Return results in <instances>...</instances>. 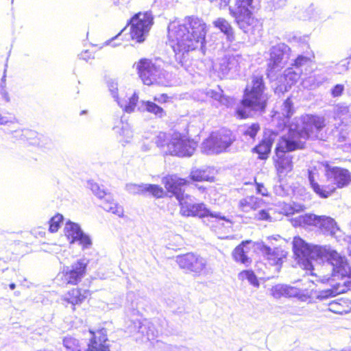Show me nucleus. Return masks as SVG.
<instances>
[{
    "label": "nucleus",
    "mask_w": 351,
    "mask_h": 351,
    "mask_svg": "<svg viewBox=\"0 0 351 351\" xmlns=\"http://www.w3.org/2000/svg\"><path fill=\"white\" fill-rule=\"evenodd\" d=\"M294 254L302 262L306 270L313 269V261H324V266L330 267L332 271V280H340L334 286L333 290H326L319 293L317 298L324 300L332 294H339L351 291V267L344 256L327 246L311 245L300 237L293 241Z\"/></svg>",
    "instance_id": "1"
},
{
    "label": "nucleus",
    "mask_w": 351,
    "mask_h": 351,
    "mask_svg": "<svg viewBox=\"0 0 351 351\" xmlns=\"http://www.w3.org/2000/svg\"><path fill=\"white\" fill-rule=\"evenodd\" d=\"M324 127V119L317 116L306 114L293 119L276 147V162L279 173H286L292 169V156L289 152L303 149L306 141L308 138H317Z\"/></svg>",
    "instance_id": "2"
},
{
    "label": "nucleus",
    "mask_w": 351,
    "mask_h": 351,
    "mask_svg": "<svg viewBox=\"0 0 351 351\" xmlns=\"http://www.w3.org/2000/svg\"><path fill=\"white\" fill-rule=\"evenodd\" d=\"M206 34V23L197 17L189 16L183 23L173 21L168 26L169 44L173 49L176 58L182 63L185 55L200 48L204 49Z\"/></svg>",
    "instance_id": "3"
},
{
    "label": "nucleus",
    "mask_w": 351,
    "mask_h": 351,
    "mask_svg": "<svg viewBox=\"0 0 351 351\" xmlns=\"http://www.w3.org/2000/svg\"><path fill=\"white\" fill-rule=\"evenodd\" d=\"M265 84L262 76L254 75L245 87L243 97L236 109L240 119H245L265 112L268 97L264 93Z\"/></svg>",
    "instance_id": "4"
},
{
    "label": "nucleus",
    "mask_w": 351,
    "mask_h": 351,
    "mask_svg": "<svg viewBox=\"0 0 351 351\" xmlns=\"http://www.w3.org/2000/svg\"><path fill=\"white\" fill-rule=\"evenodd\" d=\"M325 175L328 181L332 184L319 185L316 180L317 172L316 170L308 171V182L313 191L322 198H327L336 189L347 186L351 182V175L348 170L337 167H330L326 165L325 167Z\"/></svg>",
    "instance_id": "5"
},
{
    "label": "nucleus",
    "mask_w": 351,
    "mask_h": 351,
    "mask_svg": "<svg viewBox=\"0 0 351 351\" xmlns=\"http://www.w3.org/2000/svg\"><path fill=\"white\" fill-rule=\"evenodd\" d=\"M259 0H234V3L229 6L230 15L234 18L239 27L244 32H248L255 22L252 9L258 4Z\"/></svg>",
    "instance_id": "6"
},
{
    "label": "nucleus",
    "mask_w": 351,
    "mask_h": 351,
    "mask_svg": "<svg viewBox=\"0 0 351 351\" xmlns=\"http://www.w3.org/2000/svg\"><path fill=\"white\" fill-rule=\"evenodd\" d=\"M135 64L144 84L150 86L154 84H164V71L160 66L157 64L156 60L154 62L149 59L142 58Z\"/></svg>",
    "instance_id": "7"
},
{
    "label": "nucleus",
    "mask_w": 351,
    "mask_h": 351,
    "mask_svg": "<svg viewBox=\"0 0 351 351\" xmlns=\"http://www.w3.org/2000/svg\"><path fill=\"white\" fill-rule=\"evenodd\" d=\"M180 213L183 216L199 217L200 218L210 217L213 219L223 220L228 223L231 221L220 213L211 212L203 203L195 204L191 195H186V198L180 203Z\"/></svg>",
    "instance_id": "8"
},
{
    "label": "nucleus",
    "mask_w": 351,
    "mask_h": 351,
    "mask_svg": "<svg viewBox=\"0 0 351 351\" xmlns=\"http://www.w3.org/2000/svg\"><path fill=\"white\" fill-rule=\"evenodd\" d=\"M176 261L180 268L187 273L200 276L207 275L211 272L207 267L206 259L194 253H186L178 256Z\"/></svg>",
    "instance_id": "9"
},
{
    "label": "nucleus",
    "mask_w": 351,
    "mask_h": 351,
    "mask_svg": "<svg viewBox=\"0 0 351 351\" xmlns=\"http://www.w3.org/2000/svg\"><path fill=\"white\" fill-rule=\"evenodd\" d=\"M153 16L150 12H138L130 19V35L138 43L145 40L153 25Z\"/></svg>",
    "instance_id": "10"
},
{
    "label": "nucleus",
    "mask_w": 351,
    "mask_h": 351,
    "mask_svg": "<svg viewBox=\"0 0 351 351\" xmlns=\"http://www.w3.org/2000/svg\"><path fill=\"white\" fill-rule=\"evenodd\" d=\"M196 147V142L180 133L175 132L171 135L168 143V154L179 157H189L193 154Z\"/></svg>",
    "instance_id": "11"
},
{
    "label": "nucleus",
    "mask_w": 351,
    "mask_h": 351,
    "mask_svg": "<svg viewBox=\"0 0 351 351\" xmlns=\"http://www.w3.org/2000/svg\"><path fill=\"white\" fill-rule=\"evenodd\" d=\"M229 131L213 132L202 143L201 149L208 155L217 154L225 151L232 143Z\"/></svg>",
    "instance_id": "12"
},
{
    "label": "nucleus",
    "mask_w": 351,
    "mask_h": 351,
    "mask_svg": "<svg viewBox=\"0 0 351 351\" xmlns=\"http://www.w3.org/2000/svg\"><path fill=\"white\" fill-rule=\"evenodd\" d=\"M271 295L276 299L282 297L291 298H296L302 302H306L311 298V294L307 290H302L296 287L287 284H278L270 289Z\"/></svg>",
    "instance_id": "13"
},
{
    "label": "nucleus",
    "mask_w": 351,
    "mask_h": 351,
    "mask_svg": "<svg viewBox=\"0 0 351 351\" xmlns=\"http://www.w3.org/2000/svg\"><path fill=\"white\" fill-rule=\"evenodd\" d=\"M241 56L230 53H226L218 59V62L215 65V70L218 72L219 77L223 78L230 73H234L239 71Z\"/></svg>",
    "instance_id": "14"
},
{
    "label": "nucleus",
    "mask_w": 351,
    "mask_h": 351,
    "mask_svg": "<svg viewBox=\"0 0 351 351\" xmlns=\"http://www.w3.org/2000/svg\"><path fill=\"white\" fill-rule=\"evenodd\" d=\"M65 234L71 241V243L78 242L83 249H88L92 245V241L90 237L85 234L80 226L76 223L67 221L64 227Z\"/></svg>",
    "instance_id": "15"
},
{
    "label": "nucleus",
    "mask_w": 351,
    "mask_h": 351,
    "mask_svg": "<svg viewBox=\"0 0 351 351\" xmlns=\"http://www.w3.org/2000/svg\"><path fill=\"white\" fill-rule=\"evenodd\" d=\"M89 341L86 351H110L109 340L105 328L97 331L89 330Z\"/></svg>",
    "instance_id": "16"
},
{
    "label": "nucleus",
    "mask_w": 351,
    "mask_h": 351,
    "mask_svg": "<svg viewBox=\"0 0 351 351\" xmlns=\"http://www.w3.org/2000/svg\"><path fill=\"white\" fill-rule=\"evenodd\" d=\"M290 48L284 43L273 46L270 49V58L268 64L271 70L278 69L289 58Z\"/></svg>",
    "instance_id": "17"
},
{
    "label": "nucleus",
    "mask_w": 351,
    "mask_h": 351,
    "mask_svg": "<svg viewBox=\"0 0 351 351\" xmlns=\"http://www.w3.org/2000/svg\"><path fill=\"white\" fill-rule=\"evenodd\" d=\"M162 182L168 192L171 193L179 203L186 198V195H188L182 189V186L189 183L186 180L180 178L176 176H169L163 178Z\"/></svg>",
    "instance_id": "18"
},
{
    "label": "nucleus",
    "mask_w": 351,
    "mask_h": 351,
    "mask_svg": "<svg viewBox=\"0 0 351 351\" xmlns=\"http://www.w3.org/2000/svg\"><path fill=\"white\" fill-rule=\"evenodd\" d=\"M88 260L82 258L73 263L71 267L64 269V278L68 283L75 285L81 280L85 274Z\"/></svg>",
    "instance_id": "19"
},
{
    "label": "nucleus",
    "mask_w": 351,
    "mask_h": 351,
    "mask_svg": "<svg viewBox=\"0 0 351 351\" xmlns=\"http://www.w3.org/2000/svg\"><path fill=\"white\" fill-rule=\"evenodd\" d=\"M125 190L130 194L151 193L154 197H160L163 194V189L158 185L143 184H140L129 183L125 185Z\"/></svg>",
    "instance_id": "20"
},
{
    "label": "nucleus",
    "mask_w": 351,
    "mask_h": 351,
    "mask_svg": "<svg viewBox=\"0 0 351 351\" xmlns=\"http://www.w3.org/2000/svg\"><path fill=\"white\" fill-rule=\"evenodd\" d=\"M261 250L263 256L266 257L270 264L273 265H281L282 259L287 256V252L280 247L271 248L269 246L263 245Z\"/></svg>",
    "instance_id": "21"
},
{
    "label": "nucleus",
    "mask_w": 351,
    "mask_h": 351,
    "mask_svg": "<svg viewBox=\"0 0 351 351\" xmlns=\"http://www.w3.org/2000/svg\"><path fill=\"white\" fill-rule=\"evenodd\" d=\"M250 241H243L240 245L234 248L232 255L236 262L240 263L246 266L250 265L252 261L248 256V254L250 251V248L248 245L250 244Z\"/></svg>",
    "instance_id": "22"
},
{
    "label": "nucleus",
    "mask_w": 351,
    "mask_h": 351,
    "mask_svg": "<svg viewBox=\"0 0 351 351\" xmlns=\"http://www.w3.org/2000/svg\"><path fill=\"white\" fill-rule=\"evenodd\" d=\"M318 228L326 234H329L335 238L341 237V230L335 221L330 217L321 216Z\"/></svg>",
    "instance_id": "23"
},
{
    "label": "nucleus",
    "mask_w": 351,
    "mask_h": 351,
    "mask_svg": "<svg viewBox=\"0 0 351 351\" xmlns=\"http://www.w3.org/2000/svg\"><path fill=\"white\" fill-rule=\"evenodd\" d=\"M138 332L142 335V341L145 339L151 341L154 339L158 335V330L156 328L154 324L145 319L143 322H138Z\"/></svg>",
    "instance_id": "24"
},
{
    "label": "nucleus",
    "mask_w": 351,
    "mask_h": 351,
    "mask_svg": "<svg viewBox=\"0 0 351 351\" xmlns=\"http://www.w3.org/2000/svg\"><path fill=\"white\" fill-rule=\"evenodd\" d=\"M328 310L335 314H346L351 311V301L347 298H340L330 301Z\"/></svg>",
    "instance_id": "25"
},
{
    "label": "nucleus",
    "mask_w": 351,
    "mask_h": 351,
    "mask_svg": "<svg viewBox=\"0 0 351 351\" xmlns=\"http://www.w3.org/2000/svg\"><path fill=\"white\" fill-rule=\"evenodd\" d=\"M313 61L311 58L300 55L294 60L293 66L304 75L310 74L313 70Z\"/></svg>",
    "instance_id": "26"
},
{
    "label": "nucleus",
    "mask_w": 351,
    "mask_h": 351,
    "mask_svg": "<svg viewBox=\"0 0 351 351\" xmlns=\"http://www.w3.org/2000/svg\"><path fill=\"white\" fill-rule=\"evenodd\" d=\"M138 110L140 112H147L153 114L157 118H162L166 116V112L162 108L156 103L150 101H141L138 106Z\"/></svg>",
    "instance_id": "27"
},
{
    "label": "nucleus",
    "mask_w": 351,
    "mask_h": 351,
    "mask_svg": "<svg viewBox=\"0 0 351 351\" xmlns=\"http://www.w3.org/2000/svg\"><path fill=\"white\" fill-rule=\"evenodd\" d=\"M263 200L255 196H247L239 202V208L243 212L247 213L252 210H256L261 206Z\"/></svg>",
    "instance_id": "28"
},
{
    "label": "nucleus",
    "mask_w": 351,
    "mask_h": 351,
    "mask_svg": "<svg viewBox=\"0 0 351 351\" xmlns=\"http://www.w3.org/2000/svg\"><path fill=\"white\" fill-rule=\"evenodd\" d=\"M101 206L106 211L119 216H123V208L121 206L115 202L110 193L106 195V197L102 199Z\"/></svg>",
    "instance_id": "29"
},
{
    "label": "nucleus",
    "mask_w": 351,
    "mask_h": 351,
    "mask_svg": "<svg viewBox=\"0 0 351 351\" xmlns=\"http://www.w3.org/2000/svg\"><path fill=\"white\" fill-rule=\"evenodd\" d=\"M89 295L85 289H73L65 295V300L73 305L82 303Z\"/></svg>",
    "instance_id": "30"
},
{
    "label": "nucleus",
    "mask_w": 351,
    "mask_h": 351,
    "mask_svg": "<svg viewBox=\"0 0 351 351\" xmlns=\"http://www.w3.org/2000/svg\"><path fill=\"white\" fill-rule=\"evenodd\" d=\"M321 216L314 214H306L304 215H300L297 218V222L299 226H315L318 227L320 222Z\"/></svg>",
    "instance_id": "31"
},
{
    "label": "nucleus",
    "mask_w": 351,
    "mask_h": 351,
    "mask_svg": "<svg viewBox=\"0 0 351 351\" xmlns=\"http://www.w3.org/2000/svg\"><path fill=\"white\" fill-rule=\"evenodd\" d=\"M190 178L193 181L202 182L210 180V176L206 169L193 168L190 173Z\"/></svg>",
    "instance_id": "32"
},
{
    "label": "nucleus",
    "mask_w": 351,
    "mask_h": 351,
    "mask_svg": "<svg viewBox=\"0 0 351 351\" xmlns=\"http://www.w3.org/2000/svg\"><path fill=\"white\" fill-rule=\"evenodd\" d=\"M63 346L66 351H82L83 348L77 339L72 337H65Z\"/></svg>",
    "instance_id": "33"
},
{
    "label": "nucleus",
    "mask_w": 351,
    "mask_h": 351,
    "mask_svg": "<svg viewBox=\"0 0 351 351\" xmlns=\"http://www.w3.org/2000/svg\"><path fill=\"white\" fill-rule=\"evenodd\" d=\"M214 25L219 28L228 38L233 36V31L230 24L223 18H219L213 22Z\"/></svg>",
    "instance_id": "34"
},
{
    "label": "nucleus",
    "mask_w": 351,
    "mask_h": 351,
    "mask_svg": "<svg viewBox=\"0 0 351 351\" xmlns=\"http://www.w3.org/2000/svg\"><path fill=\"white\" fill-rule=\"evenodd\" d=\"M238 278L241 280L246 279L250 285L257 288L259 287V281L254 272L252 270H243L241 271L238 275Z\"/></svg>",
    "instance_id": "35"
},
{
    "label": "nucleus",
    "mask_w": 351,
    "mask_h": 351,
    "mask_svg": "<svg viewBox=\"0 0 351 351\" xmlns=\"http://www.w3.org/2000/svg\"><path fill=\"white\" fill-rule=\"evenodd\" d=\"M271 143L269 140L263 141L258 145L256 146L254 149L259 155V158L264 159L267 158L268 154L271 151Z\"/></svg>",
    "instance_id": "36"
},
{
    "label": "nucleus",
    "mask_w": 351,
    "mask_h": 351,
    "mask_svg": "<svg viewBox=\"0 0 351 351\" xmlns=\"http://www.w3.org/2000/svg\"><path fill=\"white\" fill-rule=\"evenodd\" d=\"M301 75V71H297L293 66L287 69L284 73V78L290 85L296 82Z\"/></svg>",
    "instance_id": "37"
},
{
    "label": "nucleus",
    "mask_w": 351,
    "mask_h": 351,
    "mask_svg": "<svg viewBox=\"0 0 351 351\" xmlns=\"http://www.w3.org/2000/svg\"><path fill=\"white\" fill-rule=\"evenodd\" d=\"M295 112L293 104L291 98H287L284 101L281 106L280 111L278 112L282 114L285 118L288 119L291 117Z\"/></svg>",
    "instance_id": "38"
},
{
    "label": "nucleus",
    "mask_w": 351,
    "mask_h": 351,
    "mask_svg": "<svg viewBox=\"0 0 351 351\" xmlns=\"http://www.w3.org/2000/svg\"><path fill=\"white\" fill-rule=\"evenodd\" d=\"M171 136L166 133L160 132L155 138V143L156 146L168 154V143Z\"/></svg>",
    "instance_id": "39"
},
{
    "label": "nucleus",
    "mask_w": 351,
    "mask_h": 351,
    "mask_svg": "<svg viewBox=\"0 0 351 351\" xmlns=\"http://www.w3.org/2000/svg\"><path fill=\"white\" fill-rule=\"evenodd\" d=\"M138 95L134 93L129 99V101L126 104H124L123 102L121 101V104H123V107H121L123 108V110L128 112V113H131L132 112H134L135 108L139 104V103L138 104Z\"/></svg>",
    "instance_id": "40"
},
{
    "label": "nucleus",
    "mask_w": 351,
    "mask_h": 351,
    "mask_svg": "<svg viewBox=\"0 0 351 351\" xmlns=\"http://www.w3.org/2000/svg\"><path fill=\"white\" fill-rule=\"evenodd\" d=\"M207 95L213 98V99L218 101L223 105L228 104V99L223 95V91L219 88L218 90H208L207 91Z\"/></svg>",
    "instance_id": "41"
},
{
    "label": "nucleus",
    "mask_w": 351,
    "mask_h": 351,
    "mask_svg": "<svg viewBox=\"0 0 351 351\" xmlns=\"http://www.w3.org/2000/svg\"><path fill=\"white\" fill-rule=\"evenodd\" d=\"M107 86L109 91L110 92L113 98H114L115 101L117 102L120 107H123V104L121 101L119 99L118 97V84L114 80H109L107 82Z\"/></svg>",
    "instance_id": "42"
},
{
    "label": "nucleus",
    "mask_w": 351,
    "mask_h": 351,
    "mask_svg": "<svg viewBox=\"0 0 351 351\" xmlns=\"http://www.w3.org/2000/svg\"><path fill=\"white\" fill-rule=\"evenodd\" d=\"M274 213V208L262 209L259 210L255 216V218L258 220H265L271 221L274 219L272 215Z\"/></svg>",
    "instance_id": "43"
},
{
    "label": "nucleus",
    "mask_w": 351,
    "mask_h": 351,
    "mask_svg": "<svg viewBox=\"0 0 351 351\" xmlns=\"http://www.w3.org/2000/svg\"><path fill=\"white\" fill-rule=\"evenodd\" d=\"M89 186L92 192L100 199H103L106 197V195H108V193H106L104 186H100L97 183L95 182H90Z\"/></svg>",
    "instance_id": "44"
},
{
    "label": "nucleus",
    "mask_w": 351,
    "mask_h": 351,
    "mask_svg": "<svg viewBox=\"0 0 351 351\" xmlns=\"http://www.w3.org/2000/svg\"><path fill=\"white\" fill-rule=\"evenodd\" d=\"M63 216L60 214H57L53 217L49 221V231L51 232H56L59 228L60 223L63 221Z\"/></svg>",
    "instance_id": "45"
},
{
    "label": "nucleus",
    "mask_w": 351,
    "mask_h": 351,
    "mask_svg": "<svg viewBox=\"0 0 351 351\" xmlns=\"http://www.w3.org/2000/svg\"><path fill=\"white\" fill-rule=\"evenodd\" d=\"M260 130V126L258 123H252L251 125L245 127L242 130L243 135L249 136L250 138L253 139L256 136L257 132Z\"/></svg>",
    "instance_id": "46"
},
{
    "label": "nucleus",
    "mask_w": 351,
    "mask_h": 351,
    "mask_svg": "<svg viewBox=\"0 0 351 351\" xmlns=\"http://www.w3.org/2000/svg\"><path fill=\"white\" fill-rule=\"evenodd\" d=\"M288 0H267L268 8L271 10H276L284 8Z\"/></svg>",
    "instance_id": "47"
},
{
    "label": "nucleus",
    "mask_w": 351,
    "mask_h": 351,
    "mask_svg": "<svg viewBox=\"0 0 351 351\" xmlns=\"http://www.w3.org/2000/svg\"><path fill=\"white\" fill-rule=\"evenodd\" d=\"M16 122L17 120L14 115L7 112H0V125H8L10 123H14Z\"/></svg>",
    "instance_id": "48"
},
{
    "label": "nucleus",
    "mask_w": 351,
    "mask_h": 351,
    "mask_svg": "<svg viewBox=\"0 0 351 351\" xmlns=\"http://www.w3.org/2000/svg\"><path fill=\"white\" fill-rule=\"evenodd\" d=\"M304 209V206L293 203V205L285 206L284 210L285 215H293L295 213H298Z\"/></svg>",
    "instance_id": "49"
},
{
    "label": "nucleus",
    "mask_w": 351,
    "mask_h": 351,
    "mask_svg": "<svg viewBox=\"0 0 351 351\" xmlns=\"http://www.w3.org/2000/svg\"><path fill=\"white\" fill-rule=\"evenodd\" d=\"M280 82L281 81H277L273 85L276 86L274 87V90L275 94L278 95V96L287 91V86Z\"/></svg>",
    "instance_id": "50"
},
{
    "label": "nucleus",
    "mask_w": 351,
    "mask_h": 351,
    "mask_svg": "<svg viewBox=\"0 0 351 351\" xmlns=\"http://www.w3.org/2000/svg\"><path fill=\"white\" fill-rule=\"evenodd\" d=\"M120 134L125 138V142H129L133 136L132 131L128 125L122 128Z\"/></svg>",
    "instance_id": "51"
},
{
    "label": "nucleus",
    "mask_w": 351,
    "mask_h": 351,
    "mask_svg": "<svg viewBox=\"0 0 351 351\" xmlns=\"http://www.w3.org/2000/svg\"><path fill=\"white\" fill-rule=\"evenodd\" d=\"M344 90V87L341 84H337L331 90L332 95L333 97L340 96Z\"/></svg>",
    "instance_id": "52"
},
{
    "label": "nucleus",
    "mask_w": 351,
    "mask_h": 351,
    "mask_svg": "<svg viewBox=\"0 0 351 351\" xmlns=\"http://www.w3.org/2000/svg\"><path fill=\"white\" fill-rule=\"evenodd\" d=\"M256 191L258 193L261 194L263 196H265L267 195V189L263 186V184L261 183L256 182Z\"/></svg>",
    "instance_id": "53"
},
{
    "label": "nucleus",
    "mask_w": 351,
    "mask_h": 351,
    "mask_svg": "<svg viewBox=\"0 0 351 351\" xmlns=\"http://www.w3.org/2000/svg\"><path fill=\"white\" fill-rule=\"evenodd\" d=\"M168 96L166 94H161L159 95H156L154 97V101H157L158 103H165L167 101Z\"/></svg>",
    "instance_id": "54"
},
{
    "label": "nucleus",
    "mask_w": 351,
    "mask_h": 351,
    "mask_svg": "<svg viewBox=\"0 0 351 351\" xmlns=\"http://www.w3.org/2000/svg\"><path fill=\"white\" fill-rule=\"evenodd\" d=\"M155 346L157 348H162L164 350V351H168L169 349V346L167 344L158 341H156V344Z\"/></svg>",
    "instance_id": "55"
},
{
    "label": "nucleus",
    "mask_w": 351,
    "mask_h": 351,
    "mask_svg": "<svg viewBox=\"0 0 351 351\" xmlns=\"http://www.w3.org/2000/svg\"><path fill=\"white\" fill-rule=\"evenodd\" d=\"M79 56H80V58L86 60L90 58V53L88 51H85L84 52H82Z\"/></svg>",
    "instance_id": "56"
},
{
    "label": "nucleus",
    "mask_w": 351,
    "mask_h": 351,
    "mask_svg": "<svg viewBox=\"0 0 351 351\" xmlns=\"http://www.w3.org/2000/svg\"><path fill=\"white\" fill-rule=\"evenodd\" d=\"M130 0H114V3L122 5V6H126L129 3Z\"/></svg>",
    "instance_id": "57"
},
{
    "label": "nucleus",
    "mask_w": 351,
    "mask_h": 351,
    "mask_svg": "<svg viewBox=\"0 0 351 351\" xmlns=\"http://www.w3.org/2000/svg\"><path fill=\"white\" fill-rule=\"evenodd\" d=\"M22 132V134H21V139H23L24 138L26 137V136L29 134V133H31V131L28 130H26V129H24V130H22L21 131Z\"/></svg>",
    "instance_id": "58"
},
{
    "label": "nucleus",
    "mask_w": 351,
    "mask_h": 351,
    "mask_svg": "<svg viewBox=\"0 0 351 351\" xmlns=\"http://www.w3.org/2000/svg\"><path fill=\"white\" fill-rule=\"evenodd\" d=\"M230 3V0H220V7L221 8H223V7H226Z\"/></svg>",
    "instance_id": "59"
},
{
    "label": "nucleus",
    "mask_w": 351,
    "mask_h": 351,
    "mask_svg": "<svg viewBox=\"0 0 351 351\" xmlns=\"http://www.w3.org/2000/svg\"><path fill=\"white\" fill-rule=\"evenodd\" d=\"M341 110V112H342L343 114V113H347L348 112V107H346V106H344V107H342V108H339L338 110Z\"/></svg>",
    "instance_id": "60"
},
{
    "label": "nucleus",
    "mask_w": 351,
    "mask_h": 351,
    "mask_svg": "<svg viewBox=\"0 0 351 351\" xmlns=\"http://www.w3.org/2000/svg\"><path fill=\"white\" fill-rule=\"evenodd\" d=\"M9 287H10V289L13 290L15 289L16 285L14 283H11L9 285Z\"/></svg>",
    "instance_id": "61"
},
{
    "label": "nucleus",
    "mask_w": 351,
    "mask_h": 351,
    "mask_svg": "<svg viewBox=\"0 0 351 351\" xmlns=\"http://www.w3.org/2000/svg\"><path fill=\"white\" fill-rule=\"evenodd\" d=\"M341 351H351V348H349L348 349H343Z\"/></svg>",
    "instance_id": "62"
},
{
    "label": "nucleus",
    "mask_w": 351,
    "mask_h": 351,
    "mask_svg": "<svg viewBox=\"0 0 351 351\" xmlns=\"http://www.w3.org/2000/svg\"><path fill=\"white\" fill-rule=\"evenodd\" d=\"M5 97L6 101H9V98H8L7 94H5Z\"/></svg>",
    "instance_id": "63"
},
{
    "label": "nucleus",
    "mask_w": 351,
    "mask_h": 351,
    "mask_svg": "<svg viewBox=\"0 0 351 351\" xmlns=\"http://www.w3.org/2000/svg\"><path fill=\"white\" fill-rule=\"evenodd\" d=\"M322 83V81H319L317 82V86H319V84H321Z\"/></svg>",
    "instance_id": "64"
}]
</instances>
